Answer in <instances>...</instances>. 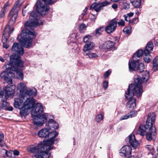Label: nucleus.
I'll list each match as a JSON object with an SVG mask.
<instances>
[{"mask_svg": "<svg viewBox=\"0 0 158 158\" xmlns=\"http://www.w3.org/2000/svg\"><path fill=\"white\" fill-rule=\"evenodd\" d=\"M150 77L149 73L147 71L144 72L143 74L142 79H141L138 76H136L134 78V84H131L129 85V89L127 93L126 97L132 96L133 95V93H130V90L134 89L135 90L136 95L137 97H139L142 94L143 89L142 84L143 82H146Z\"/></svg>", "mask_w": 158, "mask_h": 158, "instance_id": "3", "label": "nucleus"}, {"mask_svg": "<svg viewBox=\"0 0 158 158\" xmlns=\"http://www.w3.org/2000/svg\"><path fill=\"white\" fill-rule=\"evenodd\" d=\"M36 10L40 15H44L49 10V7L43 3L41 0H38L35 4Z\"/></svg>", "mask_w": 158, "mask_h": 158, "instance_id": "10", "label": "nucleus"}, {"mask_svg": "<svg viewBox=\"0 0 158 158\" xmlns=\"http://www.w3.org/2000/svg\"><path fill=\"white\" fill-rule=\"evenodd\" d=\"M9 45L5 44V43L3 44V48H5L6 49H7L9 47Z\"/></svg>", "mask_w": 158, "mask_h": 158, "instance_id": "57", "label": "nucleus"}, {"mask_svg": "<svg viewBox=\"0 0 158 158\" xmlns=\"http://www.w3.org/2000/svg\"><path fill=\"white\" fill-rule=\"evenodd\" d=\"M0 61L2 62H4V59L1 56H0Z\"/></svg>", "mask_w": 158, "mask_h": 158, "instance_id": "62", "label": "nucleus"}, {"mask_svg": "<svg viewBox=\"0 0 158 158\" xmlns=\"http://www.w3.org/2000/svg\"><path fill=\"white\" fill-rule=\"evenodd\" d=\"M146 148L149 150H151L152 149V146L150 145H148L146 146Z\"/></svg>", "mask_w": 158, "mask_h": 158, "instance_id": "53", "label": "nucleus"}, {"mask_svg": "<svg viewBox=\"0 0 158 158\" xmlns=\"http://www.w3.org/2000/svg\"><path fill=\"white\" fill-rule=\"evenodd\" d=\"M118 24L119 26H123L125 25V22L123 19H121L120 21L118 22Z\"/></svg>", "mask_w": 158, "mask_h": 158, "instance_id": "48", "label": "nucleus"}, {"mask_svg": "<svg viewBox=\"0 0 158 158\" xmlns=\"http://www.w3.org/2000/svg\"><path fill=\"white\" fill-rule=\"evenodd\" d=\"M102 29H103V28L102 27H99L97 29L96 31V35H99L102 32Z\"/></svg>", "mask_w": 158, "mask_h": 158, "instance_id": "47", "label": "nucleus"}, {"mask_svg": "<svg viewBox=\"0 0 158 158\" xmlns=\"http://www.w3.org/2000/svg\"><path fill=\"white\" fill-rule=\"evenodd\" d=\"M156 115L154 113H150L148 114V118L145 125H140L137 133L140 135L144 136L146 132L148 130L151 132H155L156 131V127L153 126L155 120Z\"/></svg>", "mask_w": 158, "mask_h": 158, "instance_id": "6", "label": "nucleus"}, {"mask_svg": "<svg viewBox=\"0 0 158 158\" xmlns=\"http://www.w3.org/2000/svg\"><path fill=\"white\" fill-rule=\"evenodd\" d=\"M4 138L3 134L1 132H0V142L2 143V141H3Z\"/></svg>", "mask_w": 158, "mask_h": 158, "instance_id": "49", "label": "nucleus"}, {"mask_svg": "<svg viewBox=\"0 0 158 158\" xmlns=\"http://www.w3.org/2000/svg\"><path fill=\"white\" fill-rule=\"evenodd\" d=\"M141 0H133L131 3L135 7L139 8L141 6Z\"/></svg>", "mask_w": 158, "mask_h": 158, "instance_id": "33", "label": "nucleus"}, {"mask_svg": "<svg viewBox=\"0 0 158 158\" xmlns=\"http://www.w3.org/2000/svg\"><path fill=\"white\" fill-rule=\"evenodd\" d=\"M45 3L48 4L49 5H52L56 2V0H42Z\"/></svg>", "mask_w": 158, "mask_h": 158, "instance_id": "37", "label": "nucleus"}, {"mask_svg": "<svg viewBox=\"0 0 158 158\" xmlns=\"http://www.w3.org/2000/svg\"><path fill=\"white\" fill-rule=\"evenodd\" d=\"M138 62L133 61L129 62V67L130 71L132 70L138 71L140 72H141L144 71L145 69L144 64L143 63H140L136 66V63Z\"/></svg>", "mask_w": 158, "mask_h": 158, "instance_id": "13", "label": "nucleus"}, {"mask_svg": "<svg viewBox=\"0 0 158 158\" xmlns=\"http://www.w3.org/2000/svg\"><path fill=\"white\" fill-rule=\"evenodd\" d=\"M137 113L135 111H131L130 113H128L129 118H132L135 117L137 114Z\"/></svg>", "mask_w": 158, "mask_h": 158, "instance_id": "39", "label": "nucleus"}, {"mask_svg": "<svg viewBox=\"0 0 158 158\" xmlns=\"http://www.w3.org/2000/svg\"><path fill=\"white\" fill-rule=\"evenodd\" d=\"M139 21L138 18L137 17L133 19L132 20L129 21V24L130 25H134L136 24Z\"/></svg>", "mask_w": 158, "mask_h": 158, "instance_id": "36", "label": "nucleus"}, {"mask_svg": "<svg viewBox=\"0 0 158 158\" xmlns=\"http://www.w3.org/2000/svg\"><path fill=\"white\" fill-rule=\"evenodd\" d=\"M131 148L129 145H125L120 149L119 154L121 156L126 157L127 155L131 153Z\"/></svg>", "mask_w": 158, "mask_h": 158, "instance_id": "18", "label": "nucleus"}, {"mask_svg": "<svg viewBox=\"0 0 158 158\" xmlns=\"http://www.w3.org/2000/svg\"><path fill=\"white\" fill-rule=\"evenodd\" d=\"M135 14H137L138 16L139 15V13L138 11L136 12Z\"/></svg>", "mask_w": 158, "mask_h": 158, "instance_id": "64", "label": "nucleus"}, {"mask_svg": "<svg viewBox=\"0 0 158 158\" xmlns=\"http://www.w3.org/2000/svg\"><path fill=\"white\" fill-rule=\"evenodd\" d=\"M23 2V0H17L10 12L9 17L13 21L16 20L18 11L20 9L21 6Z\"/></svg>", "mask_w": 158, "mask_h": 158, "instance_id": "9", "label": "nucleus"}, {"mask_svg": "<svg viewBox=\"0 0 158 158\" xmlns=\"http://www.w3.org/2000/svg\"><path fill=\"white\" fill-rule=\"evenodd\" d=\"M5 144L3 142V141H2V143L0 142V147H2Z\"/></svg>", "mask_w": 158, "mask_h": 158, "instance_id": "59", "label": "nucleus"}, {"mask_svg": "<svg viewBox=\"0 0 158 158\" xmlns=\"http://www.w3.org/2000/svg\"><path fill=\"white\" fill-rule=\"evenodd\" d=\"M35 101V100L33 97H26L21 111H20V114L23 116L27 115L28 110L33 107Z\"/></svg>", "mask_w": 158, "mask_h": 158, "instance_id": "7", "label": "nucleus"}, {"mask_svg": "<svg viewBox=\"0 0 158 158\" xmlns=\"http://www.w3.org/2000/svg\"><path fill=\"white\" fill-rule=\"evenodd\" d=\"M6 11V9H4V8H2V9L0 14V17L1 18H3L4 16Z\"/></svg>", "mask_w": 158, "mask_h": 158, "instance_id": "40", "label": "nucleus"}, {"mask_svg": "<svg viewBox=\"0 0 158 158\" xmlns=\"http://www.w3.org/2000/svg\"><path fill=\"white\" fill-rule=\"evenodd\" d=\"M111 73V71L110 70H108L106 71L104 74V77L105 78L109 77Z\"/></svg>", "mask_w": 158, "mask_h": 158, "instance_id": "42", "label": "nucleus"}, {"mask_svg": "<svg viewBox=\"0 0 158 158\" xmlns=\"http://www.w3.org/2000/svg\"><path fill=\"white\" fill-rule=\"evenodd\" d=\"M85 56H87V58L91 59H94L98 58V56L97 54L93 52H88L87 53H83Z\"/></svg>", "mask_w": 158, "mask_h": 158, "instance_id": "30", "label": "nucleus"}, {"mask_svg": "<svg viewBox=\"0 0 158 158\" xmlns=\"http://www.w3.org/2000/svg\"><path fill=\"white\" fill-rule=\"evenodd\" d=\"M94 46V44L92 42L85 44L83 48V53H88V51L92 50Z\"/></svg>", "mask_w": 158, "mask_h": 158, "instance_id": "27", "label": "nucleus"}, {"mask_svg": "<svg viewBox=\"0 0 158 158\" xmlns=\"http://www.w3.org/2000/svg\"><path fill=\"white\" fill-rule=\"evenodd\" d=\"M11 51L14 54L10 57V61L9 63H5L3 67L5 69L15 70L18 78L22 79H23V75L22 70L19 67H22L23 63L21 60L20 56L24 54L23 48L20 44L14 43L12 47Z\"/></svg>", "mask_w": 158, "mask_h": 158, "instance_id": "2", "label": "nucleus"}, {"mask_svg": "<svg viewBox=\"0 0 158 158\" xmlns=\"http://www.w3.org/2000/svg\"><path fill=\"white\" fill-rule=\"evenodd\" d=\"M37 95V91L35 89L29 88L26 89L25 91L24 94H23L22 96L25 99L26 97H28L29 96H31L32 97L35 96Z\"/></svg>", "mask_w": 158, "mask_h": 158, "instance_id": "21", "label": "nucleus"}, {"mask_svg": "<svg viewBox=\"0 0 158 158\" xmlns=\"http://www.w3.org/2000/svg\"><path fill=\"white\" fill-rule=\"evenodd\" d=\"M5 100H3L2 98V94H1L0 95V105L2 104V102H5ZM1 105H0V106H1Z\"/></svg>", "mask_w": 158, "mask_h": 158, "instance_id": "50", "label": "nucleus"}, {"mask_svg": "<svg viewBox=\"0 0 158 158\" xmlns=\"http://www.w3.org/2000/svg\"><path fill=\"white\" fill-rule=\"evenodd\" d=\"M9 57V55L8 54H6L5 56V58H6V60Z\"/></svg>", "mask_w": 158, "mask_h": 158, "instance_id": "60", "label": "nucleus"}, {"mask_svg": "<svg viewBox=\"0 0 158 158\" xmlns=\"http://www.w3.org/2000/svg\"><path fill=\"white\" fill-rule=\"evenodd\" d=\"M129 89V87H128L127 91L125 93V98L127 99L129 101L127 104V108L129 110H132L135 108L136 107V99L135 98H133V96L135 94L136 95L134 89H133L132 90H130V93H133V95L132 96H130L129 97H126V95L127 93L128 92Z\"/></svg>", "mask_w": 158, "mask_h": 158, "instance_id": "11", "label": "nucleus"}, {"mask_svg": "<svg viewBox=\"0 0 158 158\" xmlns=\"http://www.w3.org/2000/svg\"><path fill=\"white\" fill-rule=\"evenodd\" d=\"M114 44V43L112 41H108L101 45L100 47L103 49H109L113 46Z\"/></svg>", "mask_w": 158, "mask_h": 158, "instance_id": "28", "label": "nucleus"}, {"mask_svg": "<svg viewBox=\"0 0 158 158\" xmlns=\"http://www.w3.org/2000/svg\"><path fill=\"white\" fill-rule=\"evenodd\" d=\"M35 117L33 120V124L35 125L38 127L42 126L47 122L48 118L49 119V120L51 118H53L52 116L47 113L40 115L39 114Z\"/></svg>", "mask_w": 158, "mask_h": 158, "instance_id": "8", "label": "nucleus"}, {"mask_svg": "<svg viewBox=\"0 0 158 158\" xmlns=\"http://www.w3.org/2000/svg\"><path fill=\"white\" fill-rule=\"evenodd\" d=\"M153 66L152 69L153 71L158 70V57L155 58L153 61Z\"/></svg>", "mask_w": 158, "mask_h": 158, "instance_id": "31", "label": "nucleus"}, {"mask_svg": "<svg viewBox=\"0 0 158 158\" xmlns=\"http://www.w3.org/2000/svg\"><path fill=\"white\" fill-rule=\"evenodd\" d=\"M58 135V133L56 131H53L52 132H49L48 137L49 139L47 140H44L43 142L47 146H49L50 147V150L52 149V145L56 141H57V139H54V138Z\"/></svg>", "mask_w": 158, "mask_h": 158, "instance_id": "12", "label": "nucleus"}, {"mask_svg": "<svg viewBox=\"0 0 158 158\" xmlns=\"http://www.w3.org/2000/svg\"><path fill=\"white\" fill-rule=\"evenodd\" d=\"M123 32L126 34L129 33L131 32V30L128 27H125L123 29Z\"/></svg>", "mask_w": 158, "mask_h": 158, "instance_id": "46", "label": "nucleus"}, {"mask_svg": "<svg viewBox=\"0 0 158 158\" xmlns=\"http://www.w3.org/2000/svg\"><path fill=\"white\" fill-rule=\"evenodd\" d=\"M2 152L3 153H5L7 156H9L11 154L13 153L14 155L15 156H18L19 154V152L17 150H15L14 151H11L9 153V154H7L8 152L7 150L5 149H2Z\"/></svg>", "mask_w": 158, "mask_h": 158, "instance_id": "32", "label": "nucleus"}, {"mask_svg": "<svg viewBox=\"0 0 158 158\" xmlns=\"http://www.w3.org/2000/svg\"><path fill=\"white\" fill-rule=\"evenodd\" d=\"M52 118H51L46 124V126L49 127L50 130L52 129L51 127L55 129L58 128L59 127L58 124Z\"/></svg>", "mask_w": 158, "mask_h": 158, "instance_id": "23", "label": "nucleus"}, {"mask_svg": "<svg viewBox=\"0 0 158 158\" xmlns=\"http://www.w3.org/2000/svg\"><path fill=\"white\" fill-rule=\"evenodd\" d=\"M153 44L152 42L151 41H149L145 47L144 53L146 55H149L150 52L153 50Z\"/></svg>", "mask_w": 158, "mask_h": 158, "instance_id": "26", "label": "nucleus"}, {"mask_svg": "<svg viewBox=\"0 0 158 158\" xmlns=\"http://www.w3.org/2000/svg\"><path fill=\"white\" fill-rule=\"evenodd\" d=\"M26 7V6L22 10V14L23 16H24L25 15V13H26V10H25Z\"/></svg>", "mask_w": 158, "mask_h": 158, "instance_id": "54", "label": "nucleus"}, {"mask_svg": "<svg viewBox=\"0 0 158 158\" xmlns=\"http://www.w3.org/2000/svg\"><path fill=\"white\" fill-rule=\"evenodd\" d=\"M155 44L156 46H158V42H157V41L156 42Z\"/></svg>", "mask_w": 158, "mask_h": 158, "instance_id": "63", "label": "nucleus"}, {"mask_svg": "<svg viewBox=\"0 0 158 158\" xmlns=\"http://www.w3.org/2000/svg\"><path fill=\"white\" fill-rule=\"evenodd\" d=\"M50 129L49 128H44L39 131L38 135L40 137H48Z\"/></svg>", "mask_w": 158, "mask_h": 158, "instance_id": "25", "label": "nucleus"}, {"mask_svg": "<svg viewBox=\"0 0 158 158\" xmlns=\"http://www.w3.org/2000/svg\"><path fill=\"white\" fill-rule=\"evenodd\" d=\"M147 133L146 134V137L147 140H148L151 141L152 139H155V132H152L150 131H148Z\"/></svg>", "mask_w": 158, "mask_h": 158, "instance_id": "29", "label": "nucleus"}, {"mask_svg": "<svg viewBox=\"0 0 158 158\" xmlns=\"http://www.w3.org/2000/svg\"><path fill=\"white\" fill-rule=\"evenodd\" d=\"M129 118V115L128 114L121 117L120 118V119L121 120H123L127 119Z\"/></svg>", "mask_w": 158, "mask_h": 158, "instance_id": "43", "label": "nucleus"}, {"mask_svg": "<svg viewBox=\"0 0 158 158\" xmlns=\"http://www.w3.org/2000/svg\"><path fill=\"white\" fill-rule=\"evenodd\" d=\"M15 70H6L4 71L0 74V76L3 78L4 80L9 84L5 89V98L2 97L3 100H5V102L6 101L7 98L10 96L13 95L15 94V87L14 85H10V84H12L11 78H17L18 79L23 80L21 78H19L17 77V75L15 72ZM3 97V96L2 97Z\"/></svg>", "mask_w": 158, "mask_h": 158, "instance_id": "4", "label": "nucleus"}, {"mask_svg": "<svg viewBox=\"0 0 158 158\" xmlns=\"http://www.w3.org/2000/svg\"><path fill=\"white\" fill-rule=\"evenodd\" d=\"M112 7L114 9H116L117 8L118 6L117 4H114L112 5Z\"/></svg>", "mask_w": 158, "mask_h": 158, "instance_id": "56", "label": "nucleus"}, {"mask_svg": "<svg viewBox=\"0 0 158 158\" xmlns=\"http://www.w3.org/2000/svg\"><path fill=\"white\" fill-rule=\"evenodd\" d=\"M42 24L41 21L39 20L37 15L34 12H31L29 21L25 23V28L17 38L21 44L27 48L31 47L32 40L36 35L35 32L33 31L34 27Z\"/></svg>", "mask_w": 158, "mask_h": 158, "instance_id": "1", "label": "nucleus"}, {"mask_svg": "<svg viewBox=\"0 0 158 158\" xmlns=\"http://www.w3.org/2000/svg\"><path fill=\"white\" fill-rule=\"evenodd\" d=\"M86 27L85 25L84 24H81L79 26V30L80 31H82L85 30Z\"/></svg>", "mask_w": 158, "mask_h": 158, "instance_id": "45", "label": "nucleus"}, {"mask_svg": "<svg viewBox=\"0 0 158 158\" xmlns=\"http://www.w3.org/2000/svg\"><path fill=\"white\" fill-rule=\"evenodd\" d=\"M10 30V26H6L5 28L2 37V42L3 44L6 43L8 40L9 35V31Z\"/></svg>", "mask_w": 158, "mask_h": 158, "instance_id": "20", "label": "nucleus"}, {"mask_svg": "<svg viewBox=\"0 0 158 158\" xmlns=\"http://www.w3.org/2000/svg\"><path fill=\"white\" fill-rule=\"evenodd\" d=\"M119 4L121 7L123 9H127L129 8V5L126 0H122L119 2Z\"/></svg>", "mask_w": 158, "mask_h": 158, "instance_id": "34", "label": "nucleus"}, {"mask_svg": "<svg viewBox=\"0 0 158 158\" xmlns=\"http://www.w3.org/2000/svg\"><path fill=\"white\" fill-rule=\"evenodd\" d=\"M91 37V36L89 35H88L85 36L83 39L84 41L85 42H88Z\"/></svg>", "mask_w": 158, "mask_h": 158, "instance_id": "44", "label": "nucleus"}, {"mask_svg": "<svg viewBox=\"0 0 158 158\" xmlns=\"http://www.w3.org/2000/svg\"><path fill=\"white\" fill-rule=\"evenodd\" d=\"M134 15V13L133 12H130L129 13H127L126 15L128 16L129 18L132 17Z\"/></svg>", "mask_w": 158, "mask_h": 158, "instance_id": "52", "label": "nucleus"}, {"mask_svg": "<svg viewBox=\"0 0 158 158\" xmlns=\"http://www.w3.org/2000/svg\"><path fill=\"white\" fill-rule=\"evenodd\" d=\"M17 90L19 92V95L22 96L23 94H24L25 91L27 89L26 84L25 83L20 82L18 83L17 85Z\"/></svg>", "mask_w": 158, "mask_h": 158, "instance_id": "22", "label": "nucleus"}, {"mask_svg": "<svg viewBox=\"0 0 158 158\" xmlns=\"http://www.w3.org/2000/svg\"><path fill=\"white\" fill-rule=\"evenodd\" d=\"M9 6V2H7L4 5L3 8H4V9H6V7L8 6Z\"/></svg>", "mask_w": 158, "mask_h": 158, "instance_id": "58", "label": "nucleus"}, {"mask_svg": "<svg viewBox=\"0 0 158 158\" xmlns=\"http://www.w3.org/2000/svg\"><path fill=\"white\" fill-rule=\"evenodd\" d=\"M117 23V20L115 19L111 20L109 25L106 27L105 30L108 33H110L116 30Z\"/></svg>", "mask_w": 158, "mask_h": 158, "instance_id": "15", "label": "nucleus"}, {"mask_svg": "<svg viewBox=\"0 0 158 158\" xmlns=\"http://www.w3.org/2000/svg\"><path fill=\"white\" fill-rule=\"evenodd\" d=\"M90 15L92 17L93 16V17L91 18L92 20H94L96 18V16L95 15H94L93 14H91Z\"/></svg>", "mask_w": 158, "mask_h": 158, "instance_id": "55", "label": "nucleus"}, {"mask_svg": "<svg viewBox=\"0 0 158 158\" xmlns=\"http://www.w3.org/2000/svg\"><path fill=\"white\" fill-rule=\"evenodd\" d=\"M25 99L23 96L19 95V98L15 99L14 106L15 108H19L21 111V109L23 106L24 101Z\"/></svg>", "mask_w": 158, "mask_h": 158, "instance_id": "19", "label": "nucleus"}, {"mask_svg": "<svg viewBox=\"0 0 158 158\" xmlns=\"http://www.w3.org/2000/svg\"><path fill=\"white\" fill-rule=\"evenodd\" d=\"M123 17H124L125 20L127 21H131L130 20V18L128 17V16H127L126 15H123Z\"/></svg>", "mask_w": 158, "mask_h": 158, "instance_id": "51", "label": "nucleus"}, {"mask_svg": "<svg viewBox=\"0 0 158 158\" xmlns=\"http://www.w3.org/2000/svg\"><path fill=\"white\" fill-rule=\"evenodd\" d=\"M126 141H128L131 145L135 148H136L139 145V141L135 139L134 134L130 135L126 139Z\"/></svg>", "mask_w": 158, "mask_h": 158, "instance_id": "17", "label": "nucleus"}, {"mask_svg": "<svg viewBox=\"0 0 158 158\" xmlns=\"http://www.w3.org/2000/svg\"><path fill=\"white\" fill-rule=\"evenodd\" d=\"M103 115L101 114H99L96 116L95 119L96 122L99 123L103 119Z\"/></svg>", "mask_w": 158, "mask_h": 158, "instance_id": "35", "label": "nucleus"}, {"mask_svg": "<svg viewBox=\"0 0 158 158\" xmlns=\"http://www.w3.org/2000/svg\"><path fill=\"white\" fill-rule=\"evenodd\" d=\"M44 111V109L41 103H37L35 105V107L31 111V116L35 117Z\"/></svg>", "mask_w": 158, "mask_h": 158, "instance_id": "14", "label": "nucleus"}, {"mask_svg": "<svg viewBox=\"0 0 158 158\" xmlns=\"http://www.w3.org/2000/svg\"><path fill=\"white\" fill-rule=\"evenodd\" d=\"M109 4V3L106 1L102 3L95 2L92 4L91 6L90 9L91 10L94 9L96 12H98L102 8L105 6H107Z\"/></svg>", "mask_w": 158, "mask_h": 158, "instance_id": "16", "label": "nucleus"}, {"mask_svg": "<svg viewBox=\"0 0 158 158\" xmlns=\"http://www.w3.org/2000/svg\"><path fill=\"white\" fill-rule=\"evenodd\" d=\"M50 147L47 146L44 143H41L37 146L31 145L27 148V150L34 154L36 158H49L50 155Z\"/></svg>", "mask_w": 158, "mask_h": 158, "instance_id": "5", "label": "nucleus"}, {"mask_svg": "<svg viewBox=\"0 0 158 158\" xmlns=\"http://www.w3.org/2000/svg\"><path fill=\"white\" fill-rule=\"evenodd\" d=\"M144 54L145 56L144 57V60L145 62L148 63L150 62L151 61V59L149 57L148 55H146L145 53H144Z\"/></svg>", "mask_w": 158, "mask_h": 158, "instance_id": "38", "label": "nucleus"}, {"mask_svg": "<svg viewBox=\"0 0 158 158\" xmlns=\"http://www.w3.org/2000/svg\"><path fill=\"white\" fill-rule=\"evenodd\" d=\"M143 54H144V51L142 49L138 50L133 56L132 60L134 61L139 62V58L141 57Z\"/></svg>", "mask_w": 158, "mask_h": 158, "instance_id": "24", "label": "nucleus"}, {"mask_svg": "<svg viewBox=\"0 0 158 158\" xmlns=\"http://www.w3.org/2000/svg\"><path fill=\"white\" fill-rule=\"evenodd\" d=\"M13 108L12 107H9L8 108V110L10 111H12L13 110Z\"/></svg>", "mask_w": 158, "mask_h": 158, "instance_id": "61", "label": "nucleus"}, {"mask_svg": "<svg viewBox=\"0 0 158 158\" xmlns=\"http://www.w3.org/2000/svg\"><path fill=\"white\" fill-rule=\"evenodd\" d=\"M108 85V83L107 81H104L103 82V87L105 90L106 89Z\"/></svg>", "mask_w": 158, "mask_h": 158, "instance_id": "41", "label": "nucleus"}]
</instances>
